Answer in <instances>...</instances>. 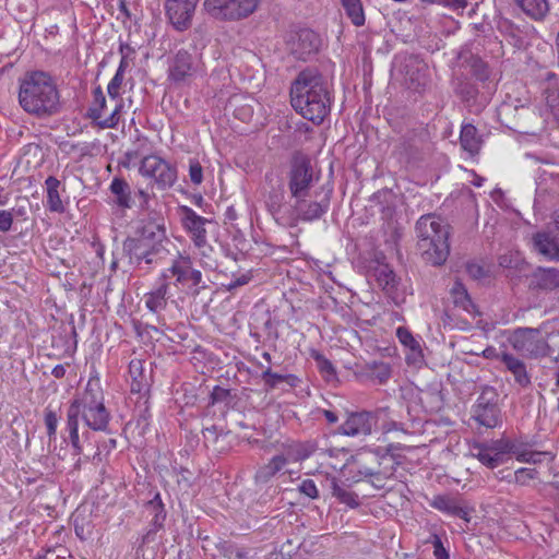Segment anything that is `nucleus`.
Masks as SVG:
<instances>
[{
  "label": "nucleus",
  "mask_w": 559,
  "mask_h": 559,
  "mask_svg": "<svg viewBox=\"0 0 559 559\" xmlns=\"http://www.w3.org/2000/svg\"><path fill=\"white\" fill-rule=\"evenodd\" d=\"M518 7L530 17L542 20L549 12L548 0H515Z\"/></svg>",
  "instance_id": "32"
},
{
  "label": "nucleus",
  "mask_w": 559,
  "mask_h": 559,
  "mask_svg": "<svg viewBox=\"0 0 559 559\" xmlns=\"http://www.w3.org/2000/svg\"><path fill=\"white\" fill-rule=\"evenodd\" d=\"M164 273L176 277L177 284H185L191 282L192 285L197 286L202 282V273L199 270L193 269L192 261L189 255L180 254L173 264Z\"/></svg>",
  "instance_id": "17"
},
{
  "label": "nucleus",
  "mask_w": 559,
  "mask_h": 559,
  "mask_svg": "<svg viewBox=\"0 0 559 559\" xmlns=\"http://www.w3.org/2000/svg\"><path fill=\"white\" fill-rule=\"evenodd\" d=\"M417 245L426 261L443 264L450 254V226L433 214L423 215L416 223Z\"/></svg>",
  "instance_id": "3"
},
{
  "label": "nucleus",
  "mask_w": 559,
  "mask_h": 559,
  "mask_svg": "<svg viewBox=\"0 0 559 559\" xmlns=\"http://www.w3.org/2000/svg\"><path fill=\"white\" fill-rule=\"evenodd\" d=\"M261 0H204L203 9L212 17L224 22H237L252 15Z\"/></svg>",
  "instance_id": "6"
},
{
  "label": "nucleus",
  "mask_w": 559,
  "mask_h": 559,
  "mask_svg": "<svg viewBox=\"0 0 559 559\" xmlns=\"http://www.w3.org/2000/svg\"><path fill=\"white\" fill-rule=\"evenodd\" d=\"M129 373L133 379L131 390L134 392L141 391L140 378L143 376V362L140 359H132L129 364Z\"/></svg>",
  "instance_id": "43"
},
{
  "label": "nucleus",
  "mask_w": 559,
  "mask_h": 559,
  "mask_svg": "<svg viewBox=\"0 0 559 559\" xmlns=\"http://www.w3.org/2000/svg\"><path fill=\"white\" fill-rule=\"evenodd\" d=\"M46 191H47V207L50 212L55 213H63L64 205L60 198V187L61 182L53 176H49L45 180Z\"/></svg>",
  "instance_id": "26"
},
{
  "label": "nucleus",
  "mask_w": 559,
  "mask_h": 559,
  "mask_svg": "<svg viewBox=\"0 0 559 559\" xmlns=\"http://www.w3.org/2000/svg\"><path fill=\"white\" fill-rule=\"evenodd\" d=\"M109 190L115 195V202L118 206L123 209L131 207V189L124 179L115 177L110 183Z\"/></svg>",
  "instance_id": "30"
},
{
  "label": "nucleus",
  "mask_w": 559,
  "mask_h": 559,
  "mask_svg": "<svg viewBox=\"0 0 559 559\" xmlns=\"http://www.w3.org/2000/svg\"><path fill=\"white\" fill-rule=\"evenodd\" d=\"M122 251L129 263L133 265H141L143 262L152 264L155 262L156 255L160 253L157 248L135 233L133 236L126 238L122 243Z\"/></svg>",
  "instance_id": "12"
},
{
  "label": "nucleus",
  "mask_w": 559,
  "mask_h": 559,
  "mask_svg": "<svg viewBox=\"0 0 559 559\" xmlns=\"http://www.w3.org/2000/svg\"><path fill=\"white\" fill-rule=\"evenodd\" d=\"M51 374L57 378V379H61L64 377L66 374V368L63 365H57L52 368L51 370Z\"/></svg>",
  "instance_id": "60"
},
{
  "label": "nucleus",
  "mask_w": 559,
  "mask_h": 559,
  "mask_svg": "<svg viewBox=\"0 0 559 559\" xmlns=\"http://www.w3.org/2000/svg\"><path fill=\"white\" fill-rule=\"evenodd\" d=\"M311 356L317 361L320 372L331 377L335 376L334 366L328 358L316 350L312 352Z\"/></svg>",
  "instance_id": "48"
},
{
  "label": "nucleus",
  "mask_w": 559,
  "mask_h": 559,
  "mask_svg": "<svg viewBox=\"0 0 559 559\" xmlns=\"http://www.w3.org/2000/svg\"><path fill=\"white\" fill-rule=\"evenodd\" d=\"M331 191L318 199V195L293 198L294 203L289 205L288 216L282 217V226L295 227L301 222H312L321 218L330 207Z\"/></svg>",
  "instance_id": "5"
},
{
  "label": "nucleus",
  "mask_w": 559,
  "mask_h": 559,
  "mask_svg": "<svg viewBox=\"0 0 559 559\" xmlns=\"http://www.w3.org/2000/svg\"><path fill=\"white\" fill-rule=\"evenodd\" d=\"M500 361L506 366L507 370L510 371L514 381L522 388H526L531 384V376L527 372L525 362L515 357L509 352H502L497 356Z\"/></svg>",
  "instance_id": "22"
},
{
  "label": "nucleus",
  "mask_w": 559,
  "mask_h": 559,
  "mask_svg": "<svg viewBox=\"0 0 559 559\" xmlns=\"http://www.w3.org/2000/svg\"><path fill=\"white\" fill-rule=\"evenodd\" d=\"M167 278V273H163L156 287L144 295L145 307L154 314H159L167 308L169 298Z\"/></svg>",
  "instance_id": "18"
},
{
  "label": "nucleus",
  "mask_w": 559,
  "mask_h": 559,
  "mask_svg": "<svg viewBox=\"0 0 559 559\" xmlns=\"http://www.w3.org/2000/svg\"><path fill=\"white\" fill-rule=\"evenodd\" d=\"M122 107H123V104H122V102H120L119 104L116 105L115 109L108 117L103 118L104 110L106 108V98H105V95H104L100 86H98L94 90V102H93V105L91 106V108L88 109V116L94 121H96V123L102 129H114L119 123V119H120L119 114H120V110L122 109Z\"/></svg>",
  "instance_id": "15"
},
{
  "label": "nucleus",
  "mask_w": 559,
  "mask_h": 559,
  "mask_svg": "<svg viewBox=\"0 0 559 559\" xmlns=\"http://www.w3.org/2000/svg\"><path fill=\"white\" fill-rule=\"evenodd\" d=\"M298 490L300 493L305 495L310 499L319 498V490L312 479H305L298 486Z\"/></svg>",
  "instance_id": "51"
},
{
  "label": "nucleus",
  "mask_w": 559,
  "mask_h": 559,
  "mask_svg": "<svg viewBox=\"0 0 559 559\" xmlns=\"http://www.w3.org/2000/svg\"><path fill=\"white\" fill-rule=\"evenodd\" d=\"M219 559H250V551L231 542H222L216 546Z\"/></svg>",
  "instance_id": "35"
},
{
  "label": "nucleus",
  "mask_w": 559,
  "mask_h": 559,
  "mask_svg": "<svg viewBox=\"0 0 559 559\" xmlns=\"http://www.w3.org/2000/svg\"><path fill=\"white\" fill-rule=\"evenodd\" d=\"M13 223V215L9 211H0V230L7 233L11 229Z\"/></svg>",
  "instance_id": "54"
},
{
  "label": "nucleus",
  "mask_w": 559,
  "mask_h": 559,
  "mask_svg": "<svg viewBox=\"0 0 559 559\" xmlns=\"http://www.w3.org/2000/svg\"><path fill=\"white\" fill-rule=\"evenodd\" d=\"M59 418L55 411L47 407L45 411V425L49 439H56Z\"/></svg>",
  "instance_id": "44"
},
{
  "label": "nucleus",
  "mask_w": 559,
  "mask_h": 559,
  "mask_svg": "<svg viewBox=\"0 0 559 559\" xmlns=\"http://www.w3.org/2000/svg\"><path fill=\"white\" fill-rule=\"evenodd\" d=\"M430 504L432 508H435L441 512H444L449 515L456 516V518L464 519V520L468 521L466 510H464L462 507L457 506L456 502L450 497L436 496L431 500Z\"/></svg>",
  "instance_id": "31"
},
{
  "label": "nucleus",
  "mask_w": 559,
  "mask_h": 559,
  "mask_svg": "<svg viewBox=\"0 0 559 559\" xmlns=\"http://www.w3.org/2000/svg\"><path fill=\"white\" fill-rule=\"evenodd\" d=\"M290 103L305 119L321 123L331 107L328 81L317 69L302 70L292 84Z\"/></svg>",
  "instance_id": "1"
},
{
  "label": "nucleus",
  "mask_w": 559,
  "mask_h": 559,
  "mask_svg": "<svg viewBox=\"0 0 559 559\" xmlns=\"http://www.w3.org/2000/svg\"><path fill=\"white\" fill-rule=\"evenodd\" d=\"M509 450L508 441L478 442L471 447V455L486 467L495 468L503 463Z\"/></svg>",
  "instance_id": "14"
},
{
  "label": "nucleus",
  "mask_w": 559,
  "mask_h": 559,
  "mask_svg": "<svg viewBox=\"0 0 559 559\" xmlns=\"http://www.w3.org/2000/svg\"><path fill=\"white\" fill-rule=\"evenodd\" d=\"M406 67L407 68L412 67L416 70V73L415 72L409 73L407 71V75L409 76L411 83L415 86L425 85V83H426V75H425L426 64L416 58H409L407 60Z\"/></svg>",
  "instance_id": "41"
},
{
  "label": "nucleus",
  "mask_w": 559,
  "mask_h": 559,
  "mask_svg": "<svg viewBox=\"0 0 559 559\" xmlns=\"http://www.w3.org/2000/svg\"><path fill=\"white\" fill-rule=\"evenodd\" d=\"M394 468H391L390 472H381L377 469L373 475L370 476V483L378 489H381L385 485V480L393 475Z\"/></svg>",
  "instance_id": "53"
},
{
  "label": "nucleus",
  "mask_w": 559,
  "mask_h": 559,
  "mask_svg": "<svg viewBox=\"0 0 559 559\" xmlns=\"http://www.w3.org/2000/svg\"><path fill=\"white\" fill-rule=\"evenodd\" d=\"M74 414L79 421L81 417L84 424L94 431H106L110 420V413L104 404V393L97 377L90 378L84 392L74 399L68 407L67 415Z\"/></svg>",
  "instance_id": "4"
},
{
  "label": "nucleus",
  "mask_w": 559,
  "mask_h": 559,
  "mask_svg": "<svg viewBox=\"0 0 559 559\" xmlns=\"http://www.w3.org/2000/svg\"><path fill=\"white\" fill-rule=\"evenodd\" d=\"M451 296L456 307L462 308L467 313H476L475 305L471 300L469 295L462 283H454L453 287L451 288Z\"/></svg>",
  "instance_id": "34"
},
{
  "label": "nucleus",
  "mask_w": 559,
  "mask_h": 559,
  "mask_svg": "<svg viewBox=\"0 0 559 559\" xmlns=\"http://www.w3.org/2000/svg\"><path fill=\"white\" fill-rule=\"evenodd\" d=\"M266 559H283V556L280 552H271Z\"/></svg>",
  "instance_id": "64"
},
{
  "label": "nucleus",
  "mask_w": 559,
  "mask_h": 559,
  "mask_svg": "<svg viewBox=\"0 0 559 559\" xmlns=\"http://www.w3.org/2000/svg\"><path fill=\"white\" fill-rule=\"evenodd\" d=\"M17 98L25 112L39 119L58 114L61 107L55 79L41 70L27 71L20 78Z\"/></svg>",
  "instance_id": "2"
},
{
  "label": "nucleus",
  "mask_w": 559,
  "mask_h": 559,
  "mask_svg": "<svg viewBox=\"0 0 559 559\" xmlns=\"http://www.w3.org/2000/svg\"><path fill=\"white\" fill-rule=\"evenodd\" d=\"M317 451V444L313 441L295 442L285 448L284 455L288 462H300L310 457Z\"/></svg>",
  "instance_id": "28"
},
{
  "label": "nucleus",
  "mask_w": 559,
  "mask_h": 559,
  "mask_svg": "<svg viewBox=\"0 0 559 559\" xmlns=\"http://www.w3.org/2000/svg\"><path fill=\"white\" fill-rule=\"evenodd\" d=\"M460 143L464 151L469 155H477L481 147V139L478 135L477 129L473 124H465L462 127Z\"/></svg>",
  "instance_id": "27"
},
{
  "label": "nucleus",
  "mask_w": 559,
  "mask_h": 559,
  "mask_svg": "<svg viewBox=\"0 0 559 559\" xmlns=\"http://www.w3.org/2000/svg\"><path fill=\"white\" fill-rule=\"evenodd\" d=\"M321 39L311 29H300L290 41V51L297 58L306 60L319 50Z\"/></svg>",
  "instance_id": "16"
},
{
  "label": "nucleus",
  "mask_w": 559,
  "mask_h": 559,
  "mask_svg": "<svg viewBox=\"0 0 559 559\" xmlns=\"http://www.w3.org/2000/svg\"><path fill=\"white\" fill-rule=\"evenodd\" d=\"M342 7L355 26L365 24V12L360 0H341Z\"/></svg>",
  "instance_id": "37"
},
{
  "label": "nucleus",
  "mask_w": 559,
  "mask_h": 559,
  "mask_svg": "<svg viewBox=\"0 0 559 559\" xmlns=\"http://www.w3.org/2000/svg\"><path fill=\"white\" fill-rule=\"evenodd\" d=\"M388 407L379 408L372 412H357L350 414L341 425L340 433L348 437L369 436L377 424V419L381 414H385Z\"/></svg>",
  "instance_id": "11"
},
{
  "label": "nucleus",
  "mask_w": 559,
  "mask_h": 559,
  "mask_svg": "<svg viewBox=\"0 0 559 559\" xmlns=\"http://www.w3.org/2000/svg\"><path fill=\"white\" fill-rule=\"evenodd\" d=\"M466 271L473 278H480L484 276L485 271L483 266H480L476 262H469L466 264Z\"/></svg>",
  "instance_id": "56"
},
{
  "label": "nucleus",
  "mask_w": 559,
  "mask_h": 559,
  "mask_svg": "<svg viewBox=\"0 0 559 559\" xmlns=\"http://www.w3.org/2000/svg\"><path fill=\"white\" fill-rule=\"evenodd\" d=\"M373 276L383 289L394 286L395 274L388 264L379 263L373 270Z\"/></svg>",
  "instance_id": "40"
},
{
  "label": "nucleus",
  "mask_w": 559,
  "mask_h": 559,
  "mask_svg": "<svg viewBox=\"0 0 559 559\" xmlns=\"http://www.w3.org/2000/svg\"><path fill=\"white\" fill-rule=\"evenodd\" d=\"M283 194L280 192L270 193L265 200L266 207L278 225L282 226V217L288 216L289 206L282 207Z\"/></svg>",
  "instance_id": "38"
},
{
  "label": "nucleus",
  "mask_w": 559,
  "mask_h": 559,
  "mask_svg": "<svg viewBox=\"0 0 559 559\" xmlns=\"http://www.w3.org/2000/svg\"><path fill=\"white\" fill-rule=\"evenodd\" d=\"M139 173L143 177L154 179L159 189L170 188L177 180L176 168L157 155L145 156L141 160Z\"/></svg>",
  "instance_id": "9"
},
{
  "label": "nucleus",
  "mask_w": 559,
  "mask_h": 559,
  "mask_svg": "<svg viewBox=\"0 0 559 559\" xmlns=\"http://www.w3.org/2000/svg\"><path fill=\"white\" fill-rule=\"evenodd\" d=\"M396 336L404 346L411 348L412 350L419 349V343L414 338L413 334L406 328H397Z\"/></svg>",
  "instance_id": "46"
},
{
  "label": "nucleus",
  "mask_w": 559,
  "mask_h": 559,
  "mask_svg": "<svg viewBox=\"0 0 559 559\" xmlns=\"http://www.w3.org/2000/svg\"><path fill=\"white\" fill-rule=\"evenodd\" d=\"M533 250L549 261H559V239L546 231H538L531 238Z\"/></svg>",
  "instance_id": "19"
},
{
  "label": "nucleus",
  "mask_w": 559,
  "mask_h": 559,
  "mask_svg": "<svg viewBox=\"0 0 559 559\" xmlns=\"http://www.w3.org/2000/svg\"><path fill=\"white\" fill-rule=\"evenodd\" d=\"M537 471L534 468H519L513 474V479H509V481L513 480L514 483L525 486L530 480L536 478Z\"/></svg>",
  "instance_id": "47"
},
{
  "label": "nucleus",
  "mask_w": 559,
  "mask_h": 559,
  "mask_svg": "<svg viewBox=\"0 0 559 559\" xmlns=\"http://www.w3.org/2000/svg\"><path fill=\"white\" fill-rule=\"evenodd\" d=\"M313 182L310 160L305 156H295L288 173V189L292 198L309 197Z\"/></svg>",
  "instance_id": "10"
},
{
  "label": "nucleus",
  "mask_w": 559,
  "mask_h": 559,
  "mask_svg": "<svg viewBox=\"0 0 559 559\" xmlns=\"http://www.w3.org/2000/svg\"><path fill=\"white\" fill-rule=\"evenodd\" d=\"M203 436L205 438L206 441H210L211 437H213L214 439L217 438L216 436V427L215 426H212V427H207L203 430Z\"/></svg>",
  "instance_id": "61"
},
{
  "label": "nucleus",
  "mask_w": 559,
  "mask_h": 559,
  "mask_svg": "<svg viewBox=\"0 0 559 559\" xmlns=\"http://www.w3.org/2000/svg\"><path fill=\"white\" fill-rule=\"evenodd\" d=\"M250 280H251V276L249 274H242L239 277H237L236 280H231L230 283L227 284V289L231 290L237 287L243 286V285L248 284L250 282Z\"/></svg>",
  "instance_id": "57"
},
{
  "label": "nucleus",
  "mask_w": 559,
  "mask_h": 559,
  "mask_svg": "<svg viewBox=\"0 0 559 559\" xmlns=\"http://www.w3.org/2000/svg\"><path fill=\"white\" fill-rule=\"evenodd\" d=\"M148 507L155 511V515H154V524L157 525V526H162L163 525V522L165 521V518H166V513L164 511V506L162 503V499H160V496L159 493H157L154 499H152L150 502H148Z\"/></svg>",
  "instance_id": "45"
},
{
  "label": "nucleus",
  "mask_w": 559,
  "mask_h": 559,
  "mask_svg": "<svg viewBox=\"0 0 559 559\" xmlns=\"http://www.w3.org/2000/svg\"><path fill=\"white\" fill-rule=\"evenodd\" d=\"M474 418L487 428H495L499 423V409L496 403L486 401L484 396H480L475 407Z\"/></svg>",
  "instance_id": "25"
},
{
  "label": "nucleus",
  "mask_w": 559,
  "mask_h": 559,
  "mask_svg": "<svg viewBox=\"0 0 559 559\" xmlns=\"http://www.w3.org/2000/svg\"><path fill=\"white\" fill-rule=\"evenodd\" d=\"M377 469L374 468H370V467H367V466H361L359 469H358V474L364 476V477H370L371 475H373V473L376 472Z\"/></svg>",
  "instance_id": "63"
},
{
  "label": "nucleus",
  "mask_w": 559,
  "mask_h": 559,
  "mask_svg": "<svg viewBox=\"0 0 559 559\" xmlns=\"http://www.w3.org/2000/svg\"><path fill=\"white\" fill-rule=\"evenodd\" d=\"M134 233L142 237L144 240L148 241L159 251L163 250V242L167 239L164 223L156 219H147L141 222Z\"/></svg>",
  "instance_id": "20"
},
{
  "label": "nucleus",
  "mask_w": 559,
  "mask_h": 559,
  "mask_svg": "<svg viewBox=\"0 0 559 559\" xmlns=\"http://www.w3.org/2000/svg\"><path fill=\"white\" fill-rule=\"evenodd\" d=\"M508 448L510 449L508 453H512L519 462L522 463H531L537 464L542 462V456L547 455V452H536V451H527L522 450L521 448L514 445L513 443L508 441Z\"/></svg>",
  "instance_id": "39"
},
{
  "label": "nucleus",
  "mask_w": 559,
  "mask_h": 559,
  "mask_svg": "<svg viewBox=\"0 0 559 559\" xmlns=\"http://www.w3.org/2000/svg\"><path fill=\"white\" fill-rule=\"evenodd\" d=\"M514 350L530 358L546 357L550 354V347L540 336L538 329L519 328L509 337Z\"/></svg>",
  "instance_id": "7"
},
{
  "label": "nucleus",
  "mask_w": 559,
  "mask_h": 559,
  "mask_svg": "<svg viewBox=\"0 0 559 559\" xmlns=\"http://www.w3.org/2000/svg\"><path fill=\"white\" fill-rule=\"evenodd\" d=\"M323 415L330 424H335L338 420V417L332 411L325 409L323 411Z\"/></svg>",
  "instance_id": "62"
},
{
  "label": "nucleus",
  "mask_w": 559,
  "mask_h": 559,
  "mask_svg": "<svg viewBox=\"0 0 559 559\" xmlns=\"http://www.w3.org/2000/svg\"><path fill=\"white\" fill-rule=\"evenodd\" d=\"M287 463L288 459L285 457L284 453L275 455L269 461V463L264 464L258 469L255 478L260 481H267L280 471H282Z\"/></svg>",
  "instance_id": "33"
},
{
  "label": "nucleus",
  "mask_w": 559,
  "mask_h": 559,
  "mask_svg": "<svg viewBox=\"0 0 559 559\" xmlns=\"http://www.w3.org/2000/svg\"><path fill=\"white\" fill-rule=\"evenodd\" d=\"M531 287L544 292L559 289V269L537 267L531 276Z\"/></svg>",
  "instance_id": "23"
},
{
  "label": "nucleus",
  "mask_w": 559,
  "mask_h": 559,
  "mask_svg": "<svg viewBox=\"0 0 559 559\" xmlns=\"http://www.w3.org/2000/svg\"><path fill=\"white\" fill-rule=\"evenodd\" d=\"M195 8V0L165 1L166 16L171 26L178 32H185L191 26Z\"/></svg>",
  "instance_id": "13"
},
{
  "label": "nucleus",
  "mask_w": 559,
  "mask_h": 559,
  "mask_svg": "<svg viewBox=\"0 0 559 559\" xmlns=\"http://www.w3.org/2000/svg\"><path fill=\"white\" fill-rule=\"evenodd\" d=\"M393 430H403L402 425L394 420H390V421L383 424L382 431L384 433L391 432Z\"/></svg>",
  "instance_id": "59"
},
{
  "label": "nucleus",
  "mask_w": 559,
  "mask_h": 559,
  "mask_svg": "<svg viewBox=\"0 0 559 559\" xmlns=\"http://www.w3.org/2000/svg\"><path fill=\"white\" fill-rule=\"evenodd\" d=\"M229 396V391L219 385L214 386L211 393V403L215 404L225 401Z\"/></svg>",
  "instance_id": "55"
},
{
  "label": "nucleus",
  "mask_w": 559,
  "mask_h": 559,
  "mask_svg": "<svg viewBox=\"0 0 559 559\" xmlns=\"http://www.w3.org/2000/svg\"><path fill=\"white\" fill-rule=\"evenodd\" d=\"M426 543H430L432 545L433 556L436 559H449V554L445 550L439 535L431 534L430 537L426 540Z\"/></svg>",
  "instance_id": "49"
},
{
  "label": "nucleus",
  "mask_w": 559,
  "mask_h": 559,
  "mask_svg": "<svg viewBox=\"0 0 559 559\" xmlns=\"http://www.w3.org/2000/svg\"><path fill=\"white\" fill-rule=\"evenodd\" d=\"M332 496L335 497L341 503L355 509L359 507L358 495L350 491L343 483L335 477L329 479Z\"/></svg>",
  "instance_id": "29"
},
{
  "label": "nucleus",
  "mask_w": 559,
  "mask_h": 559,
  "mask_svg": "<svg viewBox=\"0 0 559 559\" xmlns=\"http://www.w3.org/2000/svg\"><path fill=\"white\" fill-rule=\"evenodd\" d=\"M189 177L192 183L200 185L203 180V169L199 162L191 160L189 166Z\"/></svg>",
  "instance_id": "52"
},
{
  "label": "nucleus",
  "mask_w": 559,
  "mask_h": 559,
  "mask_svg": "<svg viewBox=\"0 0 559 559\" xmlns=\"http://www.w3.org/2000/svg\"><path fill=\"white\" fill-rule=\"evenodd\" d=\"M406 447L401 443H390L385 447V453L391 455L392 457L400 456L399 452L404 450Z\"/></svg>",
  "instance_id": "58"
},
{
  "label": "nucleus",
  "mask_w": 559,
  "mask_h": 559,
  "mask_svg": "<svg viewBox=\"0 0 559 559\" xmlns=\"http://www.w3.org/2000/svg\"><path fill=\"white\" fill-rule=\"evenodd\" d=\"M178 211L182 227L190 235L194 246L201 250L202 257L209 259V251H212V248L207 245L205 225L210 221L186 205L180 206Z\"/></svg>",
  "instance_id": "8"
},
{
  "label": "nucleus",
  "mask_w": 559,
  "mask_h": 559,
  "mask_svg": "<svg viewBox=\"0 0 559 559\" xmlns=\"http://www.w3.org/2000/svg\"><path fill=\"white\" fill-rule=\"evenodd\" d=\"M357 374L373 384H385L392 376L389 364L383 361H372L359 366Z\"/></svg>",
  "instance_id": "21"
},
{
  "label": "nucleus",
  "mask_w": 559,
  "mask_h": 559,
  "mask_svg": "<svg viewBox=\"0 0 559 559\" xmlns=\"http://www.w3.org/2000/svg\"><path fill=\"white\" fill-rule=\"evenodd\" d=\"M262 378L266 385L271 389H274L280 382H286L290 386H294L297 381V377L294 374H280L273 372L270 368H267L263 373Z\"/></svg>",
  "instance_id": "42"
},
{
  "label": "nucleus",
  "mask_w": 559,
  "mask_h": 559,
  "mask_svg": "<svg viewBox=\"0 0 559 559\" xmlns=\"http://www.w3.org/2000/svg\"><path fill=\"white\" fill-rule=\"evenodd\" d=\"M123 82L122 70L116 71L114 78L110 80L107 92L111 98H118L120 95V88Z\"/></svg>",
  "instance_id": "50"
},
{
  "label": "nucleus",
  "mask_w": 559,
  "mask_h": 559,
  "mask_svg": "<svg viewBox=\"0 0 559 559\" xmlns=\"http://www.w3.org/2000/svg\"><path fill=\"white\" fill-rule=\"evenodd\" d=\"M66 432L68 437H64V441L71 444L73 454L80 456L83 452L82 444L79 436V421L74 419V414L67 415Z\"/></svg>",
  "instance_id": "36"
},
{
  "label": "nucleus",
  "mask_w": 559,
  "mask_h": 559,
  "mask_svg": "<svg viewBox=\"0 0 559 559\" xmlns=\"http://www.w3.org/2000/svg\"><path fill=\"white\" fill-rule=\"evenodd\" d=\"M195 72L192 56L186 50H179L170 67V76L174 81H183Z\"/></svg>",
  "instance_id": "24"
}]
</instances>
